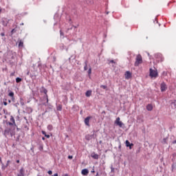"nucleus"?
Wrapping results in <instances>:
<instances>
[{
  "instance_id": "nucleus-30",
  "label": "nucleus",
  "mask_w": 176,
  "mask_h": 176,
  "mask_svg": "<svg viewBox=\"0 0 176 176\" xmlns=\"http://www.w3.org/2000/svg\"><path fill=\"white\" fill-rule=\"evenodd\" d=\"M23 46H24V43L21 40H20L19 42V47H23Z\"/></svg>"
},
{
  "instance_id": "nucleus-40",
  "label": "nucleus",
  "mask_w": 176,
  "mask_h": 176,
  "mask_svg": "<svg viewBox=\"0 0 176 176\" xmlns=\"http://www.w3.org/2000/svg\"><path fill=\"white\" fill-rule=\"evenodd\" d=\"M94 133H96V131H94V133L93 134H91V135H89V136L91 137V140H92V138H94V137H95V134H94Z\"/></svg>"
},
{
  "instance_id": "nucleus-42",
  "label": "nucleus",
  "mask_w": 176,
  "mask_h": 176,
  "mask_svg": "<svg viewBox=\"0 0 176 176\" xmlns=\"http://www.w3.org/2000/svg\"><path fill=\"white\" fill-rule=\"evenodd\" d=\"M101 89H104V90L107 89V85H100Z\"/></svg>"
},
{
  "instance_id": "nucleus-49",
  "label": "nucleus",
  "mask_w": 176,
  "mask_h": 176,
  "mask_svg": "<svg viewBox=\"0 0 176 176\" xmlns=\"http://www.w3.org/2000/svg\"><path fill=\"white\" fill-rule=\"evenodd\" d=\"M72 28H73V26H72V28H69L67 30L66 32H68L69 31H70V30H72Z\"/></svg>"
},
{
  "instance_id": "nucleus-8",
  "label": "nucleus",
  "mask_w": 176,
  "mask_h": 176,
  "mask_svg": "<svg viewBox=\"0 0 176 176\" xmlns=\"http://www.w3.org/2000/svg\"><path fill=\"white\" fill-rule=\"evenodd\" d=\"M155 58H157V61H160L161 63L164 60V58H163V55L159 53L155 54Z\"/></svg>"
},
{
  "instance_id": "nucleus-2",
  "label": "nucleus",
  "mask_w": 176,
  "mask_h": 176,
  "mask_svg": "<svg viewBox=\"0 0 176 176\" xmlns=\"http://www.w3.org/2000/svg\"><path fill=\"white\" fill-rule=\"evenodd\" d=\"M14 58H16V54H14L13 53L8 54L9 63L11 65H12V64L14 63L13 61V60H14Z\"/></svg>"
},
{
  "instance_id": "nucleus-37",
  "label": "nucleus",
  "mask_w": 176,
  "mask_h": 176,
  "mask_svg": "<svg viewBox=\"0 0 176 176\" xmlns=\"http://www.w3.org/2000/svg\"><path fill=\"white\" fill-rule=\"evenodd\" d=\"M39 151H43V144H40L38 147Z\"/></svg>"
},
{
  "instance_id": "nucleus-22",
  "label": "nucleus",
  "mask_w": 176,
  "mask_h": 176,
  "mask_svg": "<svg viewBox=\"0 0 176 176\" xmlns=\"http://www.w3.org/2000/svg\"><path fill=\"white\" fill-rule=\"evenodd\" d=\"M146 109L147 111H152L153 109V106H152L151 104H148L146 105Z\"/></svg>"
},
{
  "instance_id": "nucleus-29",
  "label": "nucleus",
  "mask_w": 176,
  "mask_h": 176,
  "mask_svg": "<svg viewBox=\"0 0 176 176\" xmlns=\"http://www.w3.org/2000/svg\"><path fill=\"white\" fill-rule=\"evenodd\" d=\"M85 140L87 141H90V140H91V138L90 137V134H87L85 135Z\"/></svg>"
},
{
  "instance_id": "nucleus-23",
  "label": "nucleus",
  "mask_w": 176,
  "mask_h": 176,
  "mask_svg": "<svg viewBox=\"0 0 176 176\" xmlns=\"http://www.w3.org/2000/svg\"><path fill=\"white\" fill-rule=\"evenodd\" d=\"M8 96H9V97H11V100H13V99H14V92L10 91L8 93Z\"/></svg>"
},
{
  "instance_id": "nucleus-21",
  "label": "nucleus",
  "mask_w": 176,
  "mask_h": 176,
  "mask_svg": "<svg viewBox=\"0 0 176 176\" xmlns=\"http://www.w3.org/2000/svg\"><path fill=\"white\" fill-rule=\"evenodd\" d=\"M167 141H168V138H163V140H162L161 142H162V144H163L164 145V144H166V145H167V144H168Z\"/></svg>"
},
{
  "instance_id": "nucleus-52",
  "label": "nucleus",
  "mask_w": 176,
  "mask_h": 176,
  "mask_svg": "<svg viewBox=\"0 0 176 176\" xmlns=\"http://www.w3.org/2000/svg\"><path fill=\"white\" fill-rule=\"evenodd\" d=\"M8 124L10 125V126H13V124H14L13 122H8Z\"/></svg>"
},
{
  "instance_id": "nucleus-45",
  "label": "nucleus",
  "mask_w": 176,
  "mask_h": 176,
  "mask_svg": "<svg viewBox=\"0 0 176 176\" xmlns=\"http://www.w3.org/2000/svg\"><path fill=\"white\" fill-rule=\"evenodd\" d=\"M14 32H16V29H12L11 30V34H14Z\"/></svg>"
},
{
  "instance_id": "nucleus-7",
  "label": "nucleus",
  "mask_w": 176,
  "mask_h": 176,
  "mask_svg": "<svg viewBox=\"0 0 176 176\" xmlns=\"http://www.w3.org/2000/svg\"><path fill=\"white\" fill-rule=\"evenodd\" d=\"M115 124H117V126H119V127H123V126H124V124L120 121V118L119 117L116 118Z\"/></svg>"
},
{
  "instance_id": "nucleus-27",
  "label": "nucleus",
  "mask_w": 176,
  "mask_h": 176,
  "mask_svg": "<svg viewBox=\"0 0 176 176\" xmlns=\"http://www.w3.org/2000/svg\"><path fill=\"white\" fill-rule=\"evenodd\" d=\"M41 133L45 137H46V138H50V135L46 134V131H42Z\"/></svg>"
},
{
  "instance_id": "nucleus-15",
  "label": "nucleus",
  "mask_w": 176,
  "mask_h": 176,
  "mask_svg": "<svg viewBox=\"0 0 176 176\" xmlns=\"http://www.w3.org/2000/svg\"><path fill=\"white\" fill-rule=\"evenodd\" d=\"M27 75H29L31 77V78L32 79V80H35V79H36V74H32L30 73V72H28Z\"/></svg>"
},
{
  "instance_id": "nucleus-25",
  "label": "nucleus",
  "mask_w": 176,
  "mask_h": 176,
  "mask_svg": "<svg viewBox=\"0 0 176 176\" xmlns=\"http://www.w3.org/2000/svg\"><path fill=\"white\" fill-rule=\"evenodd\" d=\"M85 96L86 97H90V96H91V90L87 91L85 93Z\"/></svg>"
},
{
  "instance_id": "nucleus-34",
  "label": "nucleus",
  "mask_w": 176,
  "mask_h": 176,
  "mask_svg": "<svg viewBox=\"0 0 176 176\" xmlns=\"http://www.w3.org/2000/svg\"><path fill=\"white\" fill-rule=\"evenodd\" d=\"M10 122L13 123L14 124H16V122H14V118H13V116H10Z\"/></svg>"
},
{
  "instance_id": "nucleus-11",
  "label": "nucleus",
  "mask_w": 176,
  "mask_h": 176,
  "mask_svg": "<svg viewBox=\"0 0 176 176\" xmlns=\"http://www.w3.org/2000/svg\"><path fill=\"white\" fill-rule=\"evenodd\" d=\"M91 157L93 158V159H95V160H98L100 156L98 155V154H96L95 152H93L91 154Z\"/></svg>"
},
{
  "instance_id": "nucleus-19",
  "label": "nucleus",
  "mask_w": 176,
  "mask_h": 176,
  "mask_svg": "<svg viewBox=\"0 0 176 176\" xmlns=\"http://www.w3.org/2000/svg\"><path fill=\"white\" fill-rule=\"evenodd\" d=\"M32 111L33 109L31 107H26L25 109L26 113H28V114L32 113Z\"/></svg>"
},
{
  "instance_id": "nucleus-17",
  "label": "nucleus",
  "mask_w": 176,
  "mask_h": 176,
  "mask_svg": "<svg viewBox=\"0 0 176 176\" xmlns=\"http://www.w3.org/2000/svg\"><path fill=\"white\" fill-rule=\"evenodd\" d=\"M81 174L82 175H89V169L87 168H84L81 171Z\"/></svg>"
},
{
  "instance_id": "nucleus-55",
  "label": "nucleus",
  "mask_w": 176,
  "mask_h": 176,
  "mask_svg": "<svg viewBox=\"0 0 176 176\" xmlns=\"http://www.w3.org/2000/svg\"><path fill=\"white\" fill-rule=\"evenodd\" d=\"M23 119H24L26 122H28V120L27 119V117H23Z\"/></svg>"
},
{
  "instance_id": "nucleus-10",
  "label": "nucleus",
  "mask_w": 176,
  "mask_h": 176,
  "mask_svg": "<svg viewBox=\"0 0 176 176\" xmlns=\"http://www.w3.org/2000/svg\"><path fill=\"white\" fill-rule=\"evenodd\" d=\"M91 116H87L85 120H84V123L85 124V126H87L88 127H90V119H91Z\"/></svg>"
},
{
  "instance_id": "nucleus-59",
  "label": "nucleus",
  "mask_w": 176,
  "mask_h": 176,
  "mask_svg": "<svg viewBox=\"0 0 176 176\" xmlns=\"http://www.w3.org/2000/svg\"><path fill=\"white\" fill-rule=\"evenodd\" d=\"M16 163L19 164V163H20V160H16Z\"/></svg>"
},
{
  "instance_id": "nucleus-5",
  "label": "nucleus",
  "mask_w": 176,
  "mask_h": 176,
  "mask_svg": "<svg viewBox=\"0 0 176 176\" xmlns=\"http://www.w3.org/2000/svg\"><path fill=\"white\" fill-rule=\"evenodd\" d=\"M10 21V19H8V18L3 17L1 19V23L3 27H8V24H9Z\"/></svg>"
},
{
  "instance_id": "nucleus-39",
  "label": "nucleus",
  "mask_w": 176,
  "mask_h": 176,
  "mask_svg": "<svg viewBox=\"0 0 176 176\" xmlns=\"http://www.w3.org/2000/svg\"><path fill=\"white\" fill-rule=\"evenodd\" d=\"M171 167H172V171L173 172L176 168V165L175 164H173Z\"/></svg>"
},
{
  "instance_id": "nucleus-60",
  "label": "nucleus",
  "mask_w": 176,
  "mask_h": 176,
  "mask_svg": "<svg viewBox=\"0 0 176 176\" xmlns=\"http://www.w3.org/2000/svg\"><path fill=\"white\" fill-rule=\"evenodd\" d=\"M30 151H32V152H34V147H32V148H30Z\"/></svg>"
},
{
  "instance_id": "nucleus-18",
  "label": "nucleus",
  "mask_w": 176,
  "mask_h": 176,
  "mask_svg": "<svg viewBox=\"0 0 176 176\" xmlns=\"http://www.w3.org/2000/svg\"><path fill=\"white\" fill-rule=\"evenodd\" d=\"M56 111H63V104L57 105V103H56Z\"/></svg>"
},
{
  "instance_id": "nucleus-57",
  "label": "nucleus",
  "mask_w": 176,
  "mask_h": 176,
  "mask_svg": "<svg viewBox=\"0 0 176 176\" xmlns=\"http://www.w3.org/2000/svg\"><path fill=\"white\" fill-rule=\"evenodd\" d=\"M118 148H119V149H121V148H122V144H120V145L118 146Z\"/></svg>"
},
{
  "instance_id": "nucleus-3",
  "label": "nucleus",
  "mask_w": 176,
  "mask_h": 176,
  "mask_svg": "<svg viewBox=\"0 0 176 176\" xmlns=\"http://www.w3.org/2000/svg\"><path fill=\"white\" fill-rule=\"evenodd\" d=\"M3 135L6 137V138H8V136L12 134V129L10 128H6L3 131Z\"/></svg>"
},
{
  "instance_id": "nucleus-32",
  "label": "nucleus",
  "mask_w": 176,
  "mask_h": 176,
  "mask_svg": "<svg viewBox=\"0 0 176 176\" xmlns=\"http://www.w3.org/2000/svg\"><path fill=\"white\" fill-rule=\"evenodd\" d=\"M22 80H23V79L21 78H20V77H17L16 78V83H20V82H21Z\"/></svg>"
},
{
  "instance_id": "nucleus-53",
  "label": "nucleus",
  "mask_w": 176,
  "mask_h": 176,
  "mask_svg": "<svg viewBox=\"0 0 176 176\" xmlns=\"http://www.w3.org/2000/svg\"><path fill=\"white\" fill-rule=\"evenodd\" d=\"M111 173H113L115 171V168H113V167L111 168Z\"/></svg>"
},
{
  "instance_id": "nucleus-35",
  "label": "nucleus",
  "mask_w": 176,
  "mask_h": 176,
  "mask_svg": "<svg viewBox=\"0 0 176 176\" xmlns=\"http://www.w3.org/2000/svg\"><path fill=\"white\" fill-rule=\"evenodd\" d=\"M60 50H64V49H65V45H64V44H61L60 46Z\"/></svg>"
},
{
  "instance_id": "nucleus-12",
  "label": "nucleus",
  "mask_w": 176,
  "mask_h": 176,
  "mask_svg": "<svg viewBox=\"0 0 176 176\" xmlns=\"http://www.w3.org/2000/svg\"><path fill=\"white\" fill-rule=\"evenodd\" d=\"M136 119H137V122H138V123H142V122H144V119H143L142 116H138L136 117Z\"/></svg>"
},
{
  "instance_id": "nucleus-43",
  "label": "nucleus",
  "mask_w": 176,
  "mask_h": 176,
  "mask_svg": "<svg viewBox=\"0 0 176 176\" xmlns=\"http://www.w3.org/2000/svg\"><path fill=\"white\" fill-rule=\"evenodd\" d=\"M60 36H63L64 38V32L63 31L60 30Z\"/></svg>"
},
{
  "instance_id": "nucleus-46",
  "label": "nucleus",
  "mask_w": 176,
  "mask_h": 176,
  "mask_svg": "<svg viewBox=\"0 0 176 176\" xmlns=\"http://www.w3.org/2000/svg\"><path fill=\"white\" fill-rule=\"evenodd\" d=\"M47 174H49V175H52V174H53V171L48 170Z\"/></svg>"
},
{
  "instance_id": "nucleus-33",
  "label": "nucleus",
  "mask_w": 176,
  "mask_h": 176,
  "mask_svg": "<svg viewBox=\"0 0 176 176\" xmlns=\"http://www.w3.org/2000/svg\"><path fill=\"white\" fill-rule=\"evenodd\" d=\"M20 104L21 105V107H24V100H23L22 98H20Z\"/></svg>"
},
{
  "instance_id": "nucleus-38",
  "label": "nucleus",
  "mask_w": 176,
  "mask_h": 176,
  "mask_svg": "<svg viewBox=\"0 0 176 176\" xmlns=\"http://www.w3.org/2000/svg\"><path fill=\"white\" fill-rule=\"evenodd\" d=\"M88 75H89V76H90V75H91V67H89V68L88 69Z\"/></svg>"
},
{
  "instance_id": "nucleus-62",
  "label": "nucleus",
  "mask_w": 176,
  "mask_h": 176,
  "mask_svg": "<svg viewBox=\"0 0 176 176\" xmlns=\"http://www.w3.org/2000/svg\"><path fill=\"white\" fill-rule=\"evenodd\" d=\"M42 140H43V141H45V137H43Z\"/></svg>"
},
{
  "instance_id": "nucleus-16",
  "label": "nucleus",
  "mask_w": 176,
  "mask_h": 176,
  "mask_svg": "<svg viewBox=\"0 0 176 176\" xmlns=\"http://www.w3.org/2000/svg\"><path fill=\"white\" fill-rule=\"evenodd\" d=\"M125 144H126V148H129V149H131V146L134 145L133 143H130L129 140H126Z\"/></svg>"
},
{
  "instance_id": "nucleus-20",
  "label": "nucleus",
  "mask_w": 176,
  "mask_h": 176,
  "mask_svg": "<svg viewBox=\"0 0 176 176\" xmlns=\"http://www.w3.org/2000/svg\"><path fill=\"white\" fill-rule=\"evenodd\" d=\"M172 109H176V100H175L173 102L170 103Z\"/></svg>"
},
{
  "instance_id": "nucleus-51",
  "label": "nucleus",
  "mask_w": 176,
  "mask_h": 176,
  "mask_svg": "<svg viewBox=\"0 0 176 176\" xmlns=\"http://www.w3.org/2000/svg\"><path fill=\"white\" fill-rule=\"evenodd\" d=\"M0 35H1V36H5V33H4V32H1V33L0 34Z\"/></svg>"
},
{
  "instance_id": "nucleus-24",
  "label": "nucleus",
  "mask_w": 176,
  "mask_h": 176,
  "mask_svg": "<svg viewBox=\"0 0 176 176\" xmlns=\"http://www.w3.org/2000/svg\"><path fill=\"white\" fill-rule=\"evenodd\" d=\"M25 171L24 170V168H21L20 170H19V175H24Z\"/></svg>"
},
{
  "instance_id": "nucleus-9",
  "label": "nucleus",
  "mask_w": 176,
  "mask_h": 176,
  "mask_svg": "<svg viewBox=\"0 0 176 176\" xmlns=\"http://www.w3.org/2000/svg\"><path fill=\"white\" fill-rule=\"evenodd\" d=\"M160 89H161V91L163 93L164 91H166V90H167V85L166 84V82H162L160 85Z\"/></svg>"
},
{
  "instance_id": "nucleus-6",
  "label": "nucleus",
  "mask_w": 176,
  "mask_h": 176,
  "mask_svg": "<svg viewBox=\"0 0 176 176\" xmlns=\"http://www.w3.org/2000/svg\"><path fill=\"white\" fill-rule=\"evenodd\" d=\"M150 76L151 78H157L158 74H157V71L153 70L152 68L150 69Z\"/></svg>"
},
{
  "instance_id": "nucleus-63",
  "label": "nucleus",
  "mask_w": 176,
  "mask_h": 176,
  "mask_svg": "<svg viewBox=\"0 0 176 176\" xmlns=\"http://www.w3.org/2000/svg\"><path fill=\"white\" fill-rule=\"evenodd\" d=\"M99 144H102V140L99 141Z\"/></svg>"
},
{
  "instance_id": "nucleus-31",
  "label": "nucleus",
  "mask_w": 176,
  "mask_h": 176,
  "mask_svg": "<svg viewBox=\"0 0 176 176\" xmlns=\"http://www.w3.org/2000/svg\"><path fill=\"white\" fill-rule=\"evenodd\" d=\"M87 60L85 61L84 71H87Z\"/></svg>"
},
{
  "instance_id": "nucleus-26",
  "label": "nucleus",
  "mask_w": 176,
  "mask_h": 176,
  "mask_svg": "<svg viewBox=\"0 0 176 176\" xmlns=\"http://www.w3.org/2000/svg\"><path fill=\"white\" fill-rule=\"evenodd\" d=\"M8 166H6V165H5L4 164H3V162H1V170H2V171H5V170H6V168H7Z\"/></svg>"
},
{
  "instance_id": "nucleus-44",
  "label": "nucleus",
  "mask_w": 176,
  "mask_h": 176,
  "mask_svg": "<svg viewBox=\"0 0 176 176\" xmlns=\"http://www.w3.org/2000/svg\"><path fill=\"white\" fill-rule=\"evenodd\" d=\"M19 105H20V104L19 102L14 104V107H16V108H17V107H19Z\"/></svg>"
},
{
  "instance_id": "nucleus-41",
  "label": "nucleus",
  "mask_w": 176,
  "mask_h": 176,
  "mask_svg": "<svg viewBox=\"0 0 176 176\" xmlns=\"http://www.w3.org/2000/svg\"><path fill=\"white\" fill-rule=\"evenodd\" d=\"M111 63L116 64V62H115V60H109V64H111Z\"/></svg>"
},
{
  "instance_id": "nucleus-1",
  "label": "nucleus",
  "mask_w": 176,
  "mask_h": 176,
  "mask_svg": "<svg viewBox=\"0 0 176 176\" xmlns=\"http://www.w3.org/2000/svg\"><path fill=\"white\" fill-rule=\"evenodd\" d=\"M140 64H142V56H141V54H138L136 56V60L135 62V67H138V65H140Z\"/></svg>"
},
{
  "instance_id": "nucleus-58",
  "label": "nucleus",
  "mask_w": 176,
  "mask_h": 176,
  "mask_svg": "<svg viewBox=\"0 0 176 176\" xmlns=\"http://www.w3.org/2000/svg\"><path fill=\"white\" fill-rule=\"evenodd\" d=\"M0 163L2 164V157H0Z\"/></svg>"
},
{
  "instance_id": "nucleus-56",
  "label": "nucleus",
  "mask_w": 176,
  "mask_h": 176,
  "mask_svg": "<svg viewBox=\"0 0 176 176\" xmlns=\"http://www.w3.org/2000/svg\"><path fill=\"white\" fill-rule=\"evenodd\" d=\"M91 173H96V170H94V168L92 169V170L91 171Z\"/></svg>"
},
{
  "instance_id": "nucleus-4",
  "label": "nucleus",
  "mask_w": 176,
  "mask_h": 176,
  "mask_svg": "<svg viewBox=\"0 0 176 176\" xmlns=\"http://www.w3.org/2000/svg\"><path fill=\"white\" fill-rule=\"evenodd\" d=\"M41 93H44L45 97H46V100H47V104H49V98H47V89H46V88H45V87H41Z\"/></svg>"
},
{
  "instance_id": "nucleus-61",
  "label": "nucleus",
  "mask_w": 176,
  "mask_h": 176,
  "mask_svg": "<svg viewBox=\"0 0 176 176\" xmlns=\"http://www.w3.org/2000/svg\"><path fill=\"white\" fill-rule=\"evenodd\" d=\"M17 176H25V175H20V174H18Z\"/></svg>"
},
{
  "instance_id": "nucleus-48",
  "label": "nucleus",
  "mask_w": 176,
  "mask_h": 176,
  "mask_svg": "<svg viewBox=\"0 0 176 176\" xmlns=\"http://www.w3.org/2000/svg\"><path fill=\"white\" fill-rule=\"evenodd\" d=\"M9 163H10V160H8V161H7V163H6V166L7 167L9 166Z\"/></svg>"
},
{
  "instance_id": "nucleus-50",
  "label": "nucleus",
  "mask_w": 176,
  "mask_h": 176,
  "mask_svg": "<svg viewBox=\"0 0 176 176\" xmlns=\"http://www.w3.org/2000/svg\"><path fill=\"white\" fill-rule=\"evenodd\" d=\"M73 158H74V156H72V155H69V156H68V159H70V160H71V159H73Z\"/></svg>"
},
{
  "instance_id": "nucleus-47",
  "label": "nucleus",
  "mask_w": 176,
  "mask_h": 176,
  "mask_svg": "<svg viewBox=\"0 0 176 176\" xmlns=\"http://www.w3.org/2000/svg\"><path fill=\"white\" fill-rule=\"evenodd\" d=\"M3 111V113H5V115H8V110L4 109Z\"/></svg>"
},
{
  "instance_id": "nucleus-28",
  "label": "nucleus",
  "mask_w": 176,
  "mask_h": 176,
  "mask_svg": "<svg viewBox=\"0 0 176 176\" xmlns=\"http://www.w3.org/2000/svg\"><path fill=\"white\" fill-rule=\"evenodd\" d=\"M47 129L49 131H52V130H53V125L52 124L47 125Z\"/></svg>"
},
{
  "instance_id": "nucleus-36",
  "label": "nucleus",
  "mask_w": 176,
  "mask_h": 176,
  "mask_svg": "<svg viewBox=\"0 0 176 176\" xmlns=\"http://www.w3.org/2000/svg\"><path fill=\"white\" fill-rule=\"evenodd\" d=\"M6 101H8L7 99H3V104L5 106L8 105V102H6Z\"/></svg>"
},
{
  "instance_id": "nucleus-54",
  "label": "nucleus",
  "mask_w": 176,
  "mask_h": 176,
  "mask_svg": "<svg viewBox=\"0 0 176 176\" xmlns=\"http://www.w3.org/2000/svg\"><path fill=\"white\" fill-rule=\"evenodd\" d=\"M24 129H26V130H30V129L28 128V126H24Z\"/></svg>"
},
{
  "instance_id": "nucleus-14",
  "label": "nucleus",
  "mask_w": 176,
  "mask_h": 176,
  "mask_svg": "<svg viewBox=\"0 0 176 176\" xmlns=\"http://www.w3.org/2000/svg\"><path fill=\"white\" fill-rule=\"evenodd\" d=\"M170 145H175L176 144V138L175 136L173 135L170 137Z\"/></svg>"
},
{
  "instance_id": "nucleus-64",
  "label": "nucleus",
  "mask_w": 176,
  "mask_h": 176,
  "mask_svg": "<svg viewBox=\"0 0 176 176\" xmlns=\"http://www.w3.org/2000/svg\"><path fill=\"white\" fill-rule=\"evenodd\" d=\"M8 102H9V104H10V102H12V100H8Z\"/></svg>"
},
{
  "instance_id": "nucleus-13",
  "label": "nucleus",
  "mask_w": 176,
  "mask_h": 176,
  "mask_svg": "<svg viewBox=\"0 0 176 176\" xmlns=\"http://www.w3.org/2000/svg\"><path fill=\"white\" fill-rule=\"evenodd\" d=\"M125 79H130L131 78V72L126 71L124 74Z\"/></svg>"
}]
</instances>
